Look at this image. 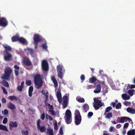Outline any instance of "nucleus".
Returning <instances> with one entry per match:
<instances>
[{"label":"nucleus","instance_id":"nucleus-63","mask_svg":"<svg viewBox=\"0 0 135 135\" xmlns=\"http://www.w3.org/2000/svg\"><path fill=\"white\" fill-rule=\"evenodd\" d=\"M88 89H91L94 87V86L92 85H89L88 86Z\"/></svg>","mask_w":135,"mask_h":135},{"label":"nucleus","instance_id":"nucleus-54","mask_svg":"<svg viewBox=\"0 0 135 135\" xmlns=\"http://www.w3.org/2000/svg\"><path fill=\"white\" fill-rule=\"evenodd\" d=\"M49 112L51 113V115H55V112L52 109H49Z\"/></svg>","mask_w":135,"mask_h":135},{"label":"nucleus","instance_id":"nucleus-31","mask_svg":"<svg viewBox=\"0 0 135 135\" xmlns=\"http://www.w3.org/2000/svg\"><path fill=\"white\" fill-rule=\"evenodd\" d=\"M134 92V90L133 89H131L129 90L128 91L127 93L131 96H132L133 95Z\"/></svg>","mask_w":135,"mask_h":135},{"label":"nucleus","instance_id":"nucleus-28","mask_svg":"<svg viewBox=\"0 0 135 135\" xmlns=\"http://www.w3.org/2000/svg\"><path fill=\"white\" fill-rule=\"evenodd\" d=\"M76 100L80 103H84L85 102L84 99L80 97H77L76 98Z\"/></svg>","mask_w":135,"mask_h":135},{"label":"nucleus","instance_id":"nucleus-58","mask_svg":"<svg viewBox=\"0 0 135 135\" xmlns=\"http://www.w3.org/2000/svg\"><path fill=\"white\" fill-rule=\"evenodd\" d=\"M1 100L2 102L3 103H5L6 102V100L4 98H3Z\"/></svg>","mask_w":135,"mask_h":135},{"label":"nucleus","instance_id":"nucleus-4","mask_svg":"<svg viewBox=\"0 0 135 135\" xmlns=\"http://www.w3.org/2000/svg\"><path fill=\"white\" fill-rule=\"evenodd\" d=\"M65 120L68 124H70L71 122V113L69 110H67L65 113Z\"/></svg>","mask_w":135,"mask_h":135},{"label":"nucleus","instance_id":"nucleus-56","mask_svg":"<svg viewBox=\"0 0 135 135\" xmlns=\"http://www.w3.org/2000/svg\"><path fill=\"white\" fill-rule=\"evenodd\" d=\"M129 123H125L124 125V128H128L129 126Z\"/></svg>","mask_w":135,"mask_h":135},{"label":"nucleus","instance_id":"nucleus-37","mask_svg":"<svg viewBox=\"0 0 135 135\" xmlns=\"http://www.w3.org/2000/svg\"><path fill=\"white\" fill-rule=\"evenodd\" d=\"M2 114L3 115H7L8 113V110L6 109H4L3 112V111H2Z\"/></svg>","mask_w":135,"mask_h":135},{"label":"nucleus","instance_id":"nucleus-2","mask_svg":"<svg viewBox=\"0 0 135 135\" xmlns=\"http://www.w3.org/2000/svg\"><path fill=\"white\" fill-rule=\"evenodd\" d=\"M12 72V69L9 67H8L5 69L4 73L1 76L2 79L7 80H10V77Z\"/></svg>","mask_w":135,"mask_h":135},{"label":"nucleus","instance_id":"nucleus-61","mask_svg":"<svg viewBox=\"0 0 135 135\" xmlns=\"http://www.w3.org/2000/svg\"><path fill=\"white\" fill-rule=\"evenodd\" d=\"M33 44L35 45V48L36 49L38 48V43H33Z\"/></svg>","mask_w":135,"mask_h":135},{"label":"nucleus","instance_id":"nucleus-55","mask_svg":"<svg viewBox=\"0 0 135 135\" xmlns=\"http://www.w3.org/2000/svg\"><path fill=\"white\" fill-rule=\"evenodd\" d=\"M59 133L61 135H62L63 134V131H62V127H61L59 131Z\"/></svg>","mask_w":135,"mask_h":135},{"label":"nucleus","instance_id":"nucleus-21","mask_svg":"<svg viewBox=\"0 0 135 135\" xmlns=\"http://www.w3.org/2000/svg\"><path fill=\"white\" fill-rule=\"evenodd\" d=\"M127 118L129 120L130 119V118L126 117H119L118 118V119H119L120 122L123 123L125 121V119H127Z\"/></svg>","mask_w":135,"mask_h":135},{"label":"nucleus","instance_id":"nucleus-12","mask_svg":"<svg viewBox=\"0 0 135 135\" xmlns=\"http://www.w3.org/2000/svg\"><path fill=\"white\" fill-rule=\"evenodd\" d=\"M18 123L16 121L10 122L9 123V126L10 129L12 128L13 127H16L18 126Z\"/></svg>","mask_w":135,"mask_h":135},{"label":"nucleus","instance_id":"nucleus-27","mask_svg":"<svg viewBox=\"0 0 135 135\" xmlns=\"http://www.w3.org/2000/svg\"><path fill=\"white\" fill-rule=\"evenodd\" d=\"M0 129L8 132V129L6 127L2 124H0Z\"/></svg>","mask_w":135,"mask_h":135},{"label":"nucleus","instance_id":"nucleus-32","mask_svg":"<svg viewBox=\"0 0 135 135\" xmlns=\"http://www.w3.org/2000/svg\"><path fill=\"white\" fill-rule=\"evenodd\" d=\"M8 98L12 101L15 100L16 101L17 100V98L16 96L14 95L9 96L8 97Z\"/></svg>","mask_w":135,"mask_h":135},{"label":"nucleus","instance_id":"nucleus-29","mask_svg":"<svg viewBox=\"0 0 135 135\" xmlns=\"http://www.w3.org/2000/svg\"><path fill=\"white\" fill-rule=\"evenodd\" d=\"M41 46L43 50H44L45 51L47 50V43L46 41L45 42L44 44L42 45Z\"/></svg>","mask_w":135,"mask_h":135},{"label":"nucleus","instance_id":"nucleus-42","mask_svg":"<svg viewBox=\"0 0 135 135\" xmlns=\"http://www.w3.org/2000/svg\"><path fill=\"white\" fill-rule=\"evenodd\" d=\"M23 88L22 86H21L20 85H18L17 87V90L19 91H21L22 90V89Z\"/></svg>","mask_w":135,"mask_h":135},{"label":"nucleus","instance_id":"nucleus-15","mask_svg":"<svg viewBox=\"0 0 135 135\" xmlns=\"http://www.w3.org/2000/svg\"><path fill=\"white\" fill-rule=\"evenodd\" d=\"M6 55L4 56V60L6 61H8L11 60V59L12 57V55L8 53L7 54H6Z\"/></svg>","mask_w":135,"mask_h":135},{"label":"nucleus","instance_id":"nucleus-43","mask_svg":"<svg viewBox=\"0 0 135 135\" xmlns=\"http://www.w3.org/2000/svg\"><path fill=\"white\" fill-rule=\"evenodd\" d=\"M123 104L125 105H130L131 104V102L128 101H125L123 102Z\"/></svg>","mask_w":135,"mask_h":135},{"label":"nucleus","instance_id":"nucleus-34","mask_svg":"<svg viewBox=\"0 0 135 135\" xmlns=\"http://www.w3.org/2000/svg\"><path fill=\"white\" fill-rule=\"evenodd\" d=\"M47 132H48L49 135H54L53 129L49 128L47 129Z\"/></svg>","mask_w":135,"mask_h":135},{"label":"nucleus","instance_id":"nucleus-44","mask_svg":"<svg viewBox=\"0 0 135 135\" xmlns=\"http://www.w3.org/2000/svg\"><path fill=\"white\" fill-rule=\"evenodd\" d=\"M21 132L22 134H24L25 135H28V132L27 130H26L24 131L22 130Z\"/></svg>","mask_w":135,"mask_h":135},{"label":"nucleus","instance_id":"nucleus-57","mask_svg":"<svg viewBox=\"0 0 135 135\" xmlns=\"http://www.w3.org/2000/svg\"><path fill=\"white\" fill-rule=\"evenodd\" d=\"M15 74L16 75V76H17V75H18L19 74V70H15Z\"/></svg>","mask_w":135,"mask_h":135},{"label":"nucleus","instance_id":"nucleus-19","mask_svg":"<svg viewBox=\"0 0 135 135\" xmlns=\"http://www.w3.org/2000/svg\"><path fill=\"white\" fill-rule=\"evenodd\" d=\"M127 111L129 113H132L133 114L135 113V109L130 107L127 108Z\"/></svg>","mask_w":135,"mask_h":135},{"label":"nucleus","instance_id":"nucleus-47","mask_svg":"<svg viewBox=\"0 0 135 135\" xmlns=\"http://www.w3.org/2000/svg\"><path fill=\"white\" fill-rule=\"evenodd\" d=\"M63 101L64 102H68V97L66 96H64L63 97Z\"/></svg>","mask_w":135,"mask_h":135},{"label":"nucleus","instance_id":"nucleus-64","mask_svg":"<svg viewBox=\"0 0 135 135\" xmlns=\"http://www.w3.org/2000/svg\"><path fill=\"white\" fill-rule=\"evenodd\" d=\"M130 88L131 89H133L135 88V85L132 84L130 85Z\"/></svg>","mask_w":135,"mask_h":135},{"label":"nucleus","instance_id":"nucleus-11","mask_svg":"<svg viewBox=\"0 0 135 135\" xmlns=\"http://www.w3.org/2000/svg\"><path fill=\"white\" fill-rule=\"evenodd\" d=\"M23 62L24 65L26 66H30L32 65L31 62L29 59L26 57L23 58Z\"/></svg>","mask_w":135,"mask_h":135},{"label":"nucleus","instance_id":"nucleus-23","mask_svg":"<svg viewBox=\"0 0 135 135\" xmlns=\"http://www.w3.org/2000/svg\"><path fill=\"white\" fill-rule=\"evenodd\" d=\"M122 99L125 100H128L130 98V96L126 94H123L122 95Z\"/></svg>","mask_w":135,"mask_h":135},{"label":"nucleus","instance_id":"nucleus-26","mask_svg":"<svg viewBox=\"0 0 135 135\" xmlns=\"http://www.w3.org/2000/svg\"><path fill=\"white\" fill-rule=\"evenodd\" d=\"M18 41L23 44H25L27 42L26 40L23 37H19Z\"/></svg>","mask_w":135,"mask_h":135},{"label":"nucleus","instance_id":"nucleus-35","mask_svg":"<svg viewBox=\"0 0 135 135\" xmlns=\"http://www.w3.org/2000/svg\"><path fill=\"white\" fill-rule=\"evenodd\" d=\"M112 109V107L110 106L107 107L105 109L104 113H107L109 112Z\"/></svg>","mask_w":135,"mask_h":135},{"label":"nucleus","instance_id":"nucleus-45","mask_svg":"<svg viewBox=\"0 0 135 135\" xmlns=\"http://www.w3.org/2000/svg\"><path fill=\"white\" fill-rule=\"evenodd\" d=\"M1 88L3 89V93L5 95L7 94L8 93V92L5 88L3 87H2Z\"/></svg>","mask_w":135,"mask_h":135},{"label":"nucleus","instance_id":"nucleus-13","mask_svg":"<svg viewBox=\"0 0 135 135\" xmlns=\"http://www.w3.org/2000/svg\"><path fill=\"white\" fill-rule=\"evenodd\" d=\"M3 47L4 48L6 54L8 53V51L12 50V48L9 46L7 45H3Z\"/></svg>","mask_w":135,"mask_h":135},{"label":"nucleus","instance_id":"nucleus-7","mask_svg":"<svg viewBox=\"0 0 135 135\" xmlns=\"http://www.w3.org/2000/svg\"><path fill=\"white\" fill-rule=\"evenodd\" d=\"M41 122V120L40 119H38L37 122V125L38 130H39L42 133L46 131V129L45 126H40Z\"/></svg>","mask_w":135,"mask_h":135},{"label":"nucleus","instance_id":"nucleus-60","mask_svg":"<svg viewBox=\"0 0 135 135\" xmlns=\"http://www.w3.org/2000/svg\"><path fill=\"white\" fill-rule=\"evenodd\" d=\"M14 68L17 70H19V67L17 65H15L14 66Z\"/></svg>","mask_w":135,"mask_h":135},{"label":"nucleus","instance_id":"nucleus-3","mask_svg":"<svg viewBox=\"0 0 135 135\" xmlns=\"http://www.w3.org/2000/svg\"><path fill=\"white\" fill-rule=\"evenodd\" d=\"M75 123L76 125L80 124L81 121V117L79 111L78 110H75Z\"/></svg>","mask_w":135,"mask_h":135},{"label":"nucleus","instance_id":"nucleus-59","mask_svg":"<svg viewBox=\"0 0 135 135\" xmlns=\"http://www.w3.org/2000/svg\"><path fill=\"white\" fill-rule=\"evenodd\" d=\"M58 100L60 103H61L62 101V97L57 98Z\"/></svg>","mask_w":135,"mask_h":135},{"label":"nucleus","instance_id":"nucleus-5","mask_svg":"<svg viewBox=\"0 0 135 135\" xmlns=\"http://www.w3.org/2000/svg\"><path fill=\"white\" fill-rule=\"evenodd\" d=\"M94 103L93 106L95 110H98L103 105L102 102L98 99L94 98Z\"/></svg>","mask_w":135,"mask_h":135},{"label":"nucleus","instance_id":"nucleus-46","mask_svg":"<svg viewBox=\"0 0 135 135\" xmlns=\"http://www.w3.org/2000/svg\"><path fill=\"white\" fill-rule=\"evenodd\" d=\"M93 115V113L92 112H89L88 114V117L89 118H90Z\"/></svg>","mask_w":135,"mask_h":135},{"label":"nucleus","instance_id":"nucleus-16","mask_svg":"<svg viewBox=\"0 0 135 135\" xmlns=\"http://www.w3.org/2000/svg\"><path fill=\"white\" fill-rule=\"evenodd\" d=\"M101 90V86L99 84H98L95 89L94 90V93H97L100 92Z\"/></svg>","mask_w":135,"mask_h":135},{"label":"nucleus","instance_id":"nucleus-38","mask_svg":"<svg viewBox=\"0 0 135 135\" xmlns=\"http://www.w3.org/2000/svg\"><path fill=\"white\" fill-rule=\"evenodd\" d=\"M68 102H64L63 101L62 105V108H65L67 106V103Z\"/></svg>","mask_w":135,"mask_h":135},{"label":"nucleus","instance_id":"nucleus-1","mask_svg":"<svg viewBox=\"0 0 135 135\" xmlns=\"http://www.w3.org/2000/svg\"><path fill=\"white\" fill-rule=\"evenodd\" d=\"M34 80L35 84L37 86V88L41 87L42 85L43 81L40 75L39 74H36L34 76Z\"/></svg>","mask_w":135,"mask_h":135},{"label":"nucleus","instance_id":"nucleus-10","mask_svg":"<svg viewBox=\"0 0 135 135\" xmlns=\"http://www.w3.org/2000/svg\"><path fill=\"white\" fill-rule=\"evenodd\" d=\"M33 39L34 40L33 43H38L40 42L42 40L41 37L38 34H35L34 35Z\"/></svg>","mask_w":135,"mask_h":135},{"label":"nucleus","instance_id":"nucleus-53","mask_svg":"<svg viewBox=\"0 0 135 135\" xmlns=\"http://www.w3.org/2000/svg\"><path fill=\"white\" fill-rule=\"evenodd\" d=\"M54 129L56 131H57L58 130V127L56 122L54 124Z\"/></svg>","mask_w":135,"mask_h":135},{"label":"nucleus","instance_id":"nucleus-36","mask_svg":"<svg viewBox=\"0 0 135 135\" xmlns=\"http://www.w3.org/2000/svg\"><path fill=\"white\" fill-rule=\"evenodd\" d=\"M46 118L47 119H49L50 121L52 120L53 119V118L52 117L48 115L46 113Z\"/></svg>","mask_w":135,"mask_h":135},{"label":"nucleus","instance_id":"nucleus-17","mask_svg":"<svg viewBox=\"0 0 135 135\" xmlns=\"http://www.w3.org/2000/svg\"><path fill=\"white\" fill-rule=\"evenodd\" d=\"M33 89V87L32 86H30L29 88L28 95L30 97H31L32 96Z\"/></svg>","mask_w":135,"mask_h":135},{"label":"nucleus","instance_id":"nucleus-8","mask_svg":"<svg viewBox=\"0 0 135 135\" xmlns=\"http://www.w3.org/2000/svg\"><path fill=\"white\" fill-rule=\"evenodd\" d=\"M42 66L43 70L44 71H47L49 70L48 64L47 61L44 60L42 64Z\"/></svg>","mask_w":135,"mask_h":135},{"label":"nucleus","instance_id":"nucleus-20","mask_svg":"<svg viewBox=\"0 0 135 135\" xmlns=\"http://www.w3.org/2000/svg\"><path fill=\"white\" fill-rule=\"evenodd\" d=\"M83 108L84 112H86L89 110V107L87 104H85L83 105Z\"/></svg>","mask_w":135,"mask_h":135},{"label":"nucleus","instance_id":"nucleus-39","mask_svg":"<svg viewBox=\"0 0 135 135\" xmlns=\"http://www.w3.org/2000/svg\"><path fill=\"white\" fill-rule=\"evenodd\" d=\"M121 104L120 103H118L115 106V108L117 109H120L121 107Z\"/></svg>","mask_w":135,"mask_h":135},{"label":"nucleus","instance_id":"nucleus-33","mask_svg":"<svg viewBox=\"0 0 135 135\" xmlns=\"http://www.w3.org/2000/svg\"><path fill=\"white\" fill-rule=\"evenodd\" d=\"M27 49L30 53L31 55H33L34 53V51L32 49L29 48H27Z\"/></svg>","mask_w":135,"mask_h":135},{"label":"nucleus","instance_id":"nucleus-22","mask_svg":"<svg viewBox=\"0 0 135 135\" xmlns=\"http://www.w3.org/2000/svg\"><path fill=\"white\" fill-rule=\"evenodd\" d=\"M19 38V37L18 35H16L12 37L11 39L12 42H15L17 41H18Z\"/></svg>","mask_w":135,"mask_h":135},{"label":"nucleus","instance_id":"nucleus-51","mask_svg":"<svg viewBox=\"0 0 135 135\" xmlns=\"http://www.w3.org/2000/svg\"><path fill=\"white\" fill-rule=\"evenodd\" d=\"M7 121H8L7 118H5L4 119L2 123L3 124H6L7 123Z\"/></svg>","mask_w":135,"mask_h":135},{"label":"nucleus","instance_id":"nucleus-30","mask_svg":"<svg viewBox=\"0 0 135 135\" xmlns=\"http://www.w3.org/2000/svg\"><path fill=\"white\" fill-rule=\"evenodd\" d=\"M97 80V79L96 78L93 76L89 79V82L90 83H94Z\"/></svg>","mask_w":135,"mask_h":135},{"label":"nucleus","instance_id":"nucleus-14","mask_svg":"<svg viewBox=\"0 0 135 135\" xmlns=\"http://www.w3.org/2000/svg\"><path fill=\"white\" fill-rule=\"evenodd\" d=\"M103 115H105V118L108 119H110L113 116V114L111 112L104 113Z\"/></svg>","mask_w":135,"mask_h":135},{"label":"nucleus","instance_id":"nucleus-62","mask_svg":"<svg viewBox=\"0 0 135 135\" xmlns=\"http://www.w3.org/2000/svg\"><path fill=\"white\" fill-rule=\"evenodd\" d=\"M48 105L49 106V107L50 109H53L54 107H53V105H50V104H49Z\"/></svg>","mask_w":135,"mask_h":135},{"label":"nucleus","instance_id":"nucleus-24","mask_svg":"<svg viewBox=\"0 0 135 135\" xmlns=\"http://www.w3.org/2000/svg\"><path fill=\"white\" fill-rule=\"evenodd\" d=\"M127 135H135V129H133L129 130L127 133Z\"/></svg>","mask_w":135,"mask_h":135},{"label":"nucleus","instance_id":"nucleus-48","mask_svg":"<svg viewBox=\"0 0 135 135\" xmlns=\"http://www.w3.org/2000/svg\"><path fill=\"white\" fill-rule=\"evenodd\" d=\"M57 98L62 97L61 94L60 92L59 91L57 92Z\"/></svg>","mask_w":135,"mask_h":135},{"label":"nucleus","instance_id":"nucleus-49","mask_svg":"<svg viewBox=\"0 0 135 135\" xmlns=\"http://www.w3.org/2000/svg\"><path fill=\"white\" fill-rule=\"evenodd\" d=\"M45 118V112H44L41 115V118L42 120H44Z\"/></svg>","mask_w":135,"mask_h":135},{"label":"nucleus","instance_id":"nucleus-52","mask_svg":"<svg viewBox=\"0 0 135 135\" xmlns=\"http://www.w3.org/2000/svg\"><path fill=\"white\" fill-rule=\"evenodd\" d=\"M115 131V129L113 127H110L109 129V132H111L113 131V132H114Z\"/></svg>","mask_w":135,"mask_h":135},{"label":"nucleus","instance_id":"nucleus-25","mask_svg":"<svg viewBox=\"0 0 135 135\" xmlns=\"http://www.w3.org/2000/svg\"><path fill=\"white\" fill-rule=\"evenodd\" d=\"M7 106L8 108L11 109H15V105L11 102L8 103Z\"/></svg>","mask_w":135,"mask_h":135},{"label":"nucleus","instance_id":"nucleus-9","mask_svg":"<svg viewBox=\"0 0 135 135\" xmlns=\"http://www.w3.org/2000/svg\"><path fill=\"white\" fill-rule=\"evenodd\" d=\"M8 25V21L4 17H2L0 18V26L5 27Z\"/></svg>","mask_w":135,"mask_h":135},{"label":"nucleus","instance_id":"nucleus-50","mask_svg":"<svg viewBox=\"0 0 135 135\" xmlns=\"http://www.w3.org/2000/svg\"><path fill=\"white\" fill-rule=\"evenodd\" d=\"M80 79L82 80V83H83V81L85 80V77L84 75L83 74H82L81 75Z\"/></svg>","mask_w":135,"mask_h":135},{"label":"nucleus","instance_id":"nucleus-41","mask_svg":"<svg viewBox=\"0 0 135 135\" xmlns=\"http://www.w3.org/2000/svg\"><path fill=\"white\" fill-rule=\"evenodd\" d=\"M26 84L27 86H30L31 84V80H27Z\"/></svg>","mask_w":135,"mask_h":135},{"label":"nucleus","instance_id":"nucleus-40","mask_svg":"<svg viewBox=\"0 0 135 135\" xmlns=\"http://www.w3.org/2000/svg\"><path fill=\"white\" fill-rule=\"evenodd\" d=\"M3 85L7 87H9V85L7 81H5L4 82H3Z\"/></svg>","mask_w":135,"mask_h":135},{"label":"nucleus","instance_id":"nucleus-6","mask_svg":"<svg viewBox=\"0 0 135 135\" xmlns=\"http://www.w3.org/2000/svg\"><path fill=\"white\" fill-rule=\"evenodd\" d=\"M63 68V66H61L60 65H58L57 66V69L58 76L61 79H62L63 77V74L62 71Z\"/></svg>","mask_w":135,"mask_h":135},{"label":"nucleus","instance_id":"nucleus-18","mask_svg":"<svg viewBox=\"0 0 135 135\" xmlns=\"http://www.w3.org/2000/svg\"><path fill=\"white\" fill-rule=\"evenodd\" d=\"M51 80L52 81L54 85V86L56 87L58 86V83L57 80L54 76H52L51 77Z\"/></svg>","mask_w":135,"mask_h":135}]
</instances>
